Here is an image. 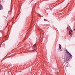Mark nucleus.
Instances as JSON below:
<instances>
[{"label":"nucleus","mask_w":75,"mask_h":75,"mask_svg":"<svg viewBox=\"0 0 75 75\" xmlns=\"http://www.w3.org/2000/svg\"><path fill=\"white\" fill-rule=\"evenodd\" d=\"M3 6L0 4V10H3Z\"/></svg>","instance_id":"3"},{"label":"nucleus","mask_w":75,"mask_h":75,"mask_svg":"<svg viewBox=\"0 0 75 75\" xmlns=\"http://www.w3.org/2000/svg\"><path fill=\"white\" fill-rule=\"evenodd\" d=\"M9 12H10V11H8V13H9Z\"/></svg>","instance_id":"8"},{"label":"nucleus","mask_w":75,"mask_h":75,"mask_svg":"<svg viewBox=\"0 0 75 75\" xmlns=\"http://www.w3.org/2000/svg\"><path fill=\"white\" fill-rule=\"evenodd\" d=\"M43 16H42V17Z\"/></svg>","instance_id":"11"},{"label":"nucleus","mask_w":75,"mask_h":75,"mask_svg":"<svg viewBox=\"0 0 75 75\" xmlns=\"http://www.w3.org/2000/svg\"><path fill=\"white\" fill-rule=\"evenodd\" d=\"M74 37H75V36H74Z\"/></svg>","instance_id":"10"},{"label":"nucleus","mask_w":75,"mask_h":75,"mask_svg":"<svg viewBox=\"0 0 75 75\" xmlns=\"http://www.w3.org/2000/svg\"><path fill=\"white\" fill-rule=\"evenodd\" d=\"M45 19H44V21H45Z\"/></svg>","instance_id":"9"},{"label":"nucleus","mask_w":75,"mask_h":75,"mask_svg":"<svg viewBox=\"0 0 75 75\" xmlns=\"http://www.w3.org/2000/svg\"><path fill=\"white\" fill-rule=\"evenodd\" d=\"M72 30H70L69 32V35H71V33H72Z\"/></svg>","instance_id":"5"},{"label":"nucleus","mask_w":75,"mask_h":75,"mask_svg":"<svg viewBox=\"0 0 75 75\" xmlns=\"http://www.w3.org/2000/svg\"><path fill=\"white\" fill-rule=\"evenodd\" d=\"M59 48H60V49H61V44H59Z\"/></svg>","instance_id":"4"},{"label":"nucleus","mask_w":75,"mask_h":75,"mask_svg":"<svg viewBox=\"0 0 75 75\" xmlns=\"http://www.w3.org/2000/svg\"><path fill=\"white\" fill-rule=\"evenodd\" d=\"M33 47L34 48V49L33 50V51H34L36 49H37V46H36V44H35L34 45H33Z\"/></svg>","instance_id":"2"},{"label":"nucleus","mask_w":75,"mask_h":75,"mask_svg":"<svg viewBox=\"0 0 75 75\" xmlns=\"http://www.w3.org/2000/svg\"><path fill=\"white\" fill-rule=\"evenodd\" d=\"M66 51L68 53L67 55L66 60L67 61H69L70 59V58H72V56L69 52H68V50H66Z\"/></svg>","instance_id":"1"},{"label":"nucleus","mask_w":75,"mask_h":75,"mask_svg":"<svg viewBox=\"0 0 75 75\" xmlns=\"http://www.w3.org/2000/svg\"><path fill=\"white\" fill-rule=\"evenodd\" d=\"M35 40H36V41H37V38H36Z\"/></svg>","instance_id":"6"},{"label":"nucleus","mask_w":75,"mask_h":75,"mask_svg":"<svg viewBox=\"0 0 75 75\" xmlns=\"http://www.w3.org/2000/svg\"><path fill=\"white\" fill-rule=\"evenodd\" d=\"M2 43H3V42L1 44V45H0V47H1V44H2Z\"/></svg>","instance_id":"7"}]
</instances>
